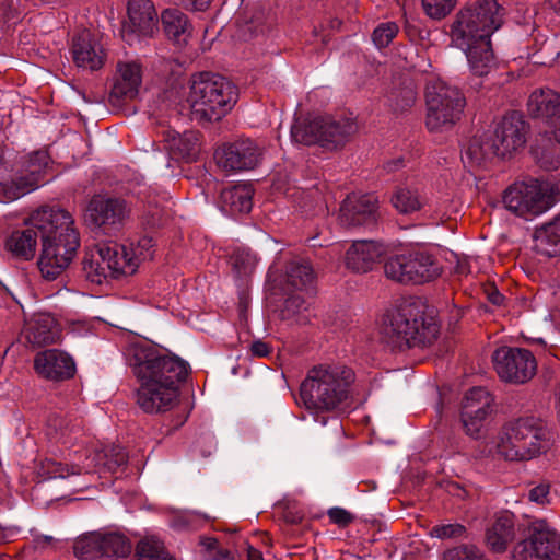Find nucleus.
Masks as SVG:
<instances>
[{
  "instance_id": "f257e3e1",
  "label": "nucleus",
  "mask_w": 560,
  "mask_h": 560,
  "mask_svg": "<svg viewBox=\"0 0 560 560\" xmlns=\"http://www.w3.org/2000/svg\"><path fill=\"white\" fill-rule=\"evenodd\" d=\"M126 359L140 383L137 402L148 413L173 408L179 395V383L187 376V363L167 350L148 341L130 345Z\"/></svg>"
},
{
  "instance_id": "f03ea898",
  "label": "nucleus",
  "mask_w": 560,
  "mask_h": 560,
  "mask_svg": "<svg viewBox=\"0 0 560 560\" xmlns=\"http://www.w3.org/2000/svg\"><path fill=\"white\" fill-rule=\"evenodd\" d=\"M505 10L497 0H476L462 8L451 26L452 43L467 57L471 71L486 75L495 66L491 36L503 24Z\"/></svg>"
},
{
  "instance_id": "7ed1b4c3",
  "label": "nucleus",
  "mask_w": 560,
  "mask_h": 560,
  "mask_svg": "<svg viewBox=\"0 0 560 560\" xmlns=\"http://www.w3.org/2000/svg\"><path fill=\"white\" fill-rule=\"evenodd\" d=\"M31 222L39 230L42 250L39 271L46 280L57 279L71 264L80 248V233L72 214L58 207H42Z\"/></svg>"
},
{
  "instance_id": "20e7f679",
  "label": "nucleus",
  "mask_w": 560,
  "mask_h": 560,
  "mask_svg": "<svg viewBox=\"0 0 560 560\" xmlns=\"http://www.w3.org/2000/svg\"><path fill=\"white\" fill-rule=\"evenodd\" d=\"M354 380V372L346 365H314L301 383V400L312 412L337 411L349 399Z\"/></svg>"
},
{
  "instance_id": "39448f33",
  "label": "nucleus",
  "mask_w": 560,
  "mask_h": 560,
  "mask_svg": "<svg viewBox=\"0 0 560 560\" xmlns=\"http://www.w3.org/2000/svg\"><path fill=\"white\" fill-rule=\"evenodd\" d=\"M382 334L385 342L395 350L423 349L435 342L440 326L425 314L420 302H402L387 312Z\"/></svg>"
},
{
  "instance_id": "423d86ee",
  "label": "nucleus",
  "mask_w": 560,
  "mask_h": 560,
  "mask_svg": "<svg viewBox=\"0 0 560 560\" xmlns=\"http://www.w3.org/2000/svg\"><path fill=\"white\" fill-rule=\"evenodd\" d=\"M236 96L235 86L220 74L200 72L191 78L188 102L198 121L220 120L232 109Z\"/></svg>"
},
{
  "instance_id": "0eeeda50",
  "label": "nucleus",
  "mask_w": 560,
  "mask_h": 560,
  "mask_svg": "<svg viewBox=\"0 0 560 560\" xmlns=\"http://www.w3.org/2000/svg\"><path fill=\"white\" fill-rule=\"evenodd\" d=\"M425 102V124L430 131L452 127L459 120L465 106L462 92L440 79H433L427 83Z\"/></svg>"
},
{
  "instance_id": "6e6552de",
  "label": "nucleus",
  "mask_w": 560,
  "mask_h": 560,
  "mask_svg": "<svg viewBox=\"0 0 560 560\" xmlns=\"http://www.w3.org/2000/svg\"><path fill=\"white\" fill-rule=\"evenodd\" d=\"M502 199L510 212L525 220H533L551 207L550 197L537 179L512 184Z\"/></svg>"
},
{
  "instance_id": "1a4fd4ad",
  "label": "nucleus",
  "mask_w": 560,
  "mask_h": 560,
  "mask_svg": "<svg viewBox=\"0 0 560 560\" xmlns=\"http://www.w3.org/2000/svg\"><path fill=\"white\" fill-rule=\"evenodd\" d=\"M131 551L129 540L118 533L91 532L79 536L73 552L80 560H118Z\"/></svg>"
},
{
  "instance_id": "9d476101",
  "label": "nucleus",
  "mask_w": 560,
  "mask_h": 560,
  "mask_svg": "<svg viewBox=\"0 0 560 560\" xmlns=\"http://www.w3.org/2000/svg\"><path fill=\"white\" fill-rule=\"evenodd\" d=\"M48 162L47 152L35 151L31 153L21 168L0 180L3 197L13 201L37 189L44 180Z\"/></svg>"
},
{
  "instance_id": "9b49d317",
  "label": "nucleus",
  "mask_w": 560,
  "mask_h": 560,
  "mask_svg": "<svg viewBox=\"0 0 560 560\" xmlns=\"http://www.w3.org/2000/svg\"><path fill=\"white\" fill-rule=\"evenodd\" d=\"M130 213L131 208L124 198L97 194L89 200L83 219L91 228L112 232L120 230L129 220Z\"/></svg>"
},
{
  "instance_id": "f8f14e48",
  "label": "nucleus",
  "mask_w": 560,
  "mask_h": 560,
  "mask_svg": "<svg viewBox=\"0 0 560 560\" xmlns=\"http://www.w3.org/2000/svg\"><path fill=\"white\" fill-rule=\"evenodd\" d=\"M528 532V537L514 547V560H560V537L546 521L533 522Z\"/></svg>"
},
{
  "instance_id": "ddd939ff",
  "label": "nucleus",
  "mask_w": 560,
  "mask_h": 560,
  "mask_svg": "<svg viewBox=\"0 0 560 560\" xmlns=\"http://www.w3.org/2000/svg\"><path fill=\"white\" fill-rule=\"evenodd\" d=\"M494 370L506 383L524 384L532 380L537 371L534 354L523 348L503 346L492 354Z\"/></svg>"
},
{
  "instance_id": "4468645a",
  "label": "nucleus",
  "mask_w": 560,
  "mask_h": 560,
  "mask_svg": "<svg viewBox=\"0 0 560 560\" xmlns=\"http://www.w3.org/2000/svg\"><path fill=\"white\" fill-rule=\"evenodd\" d=\"M528 124L522 114L511 112L503 116L492 135L501 159L511 156L525 147L527 141Z\"/></svg>"
},
{
  "instance_id": "2eb2a0df",
  "label": "nucleus",
  "mask_w": 560,
  "mask_h": 560,
  "mask_svg": "<svg viewBox=\"0 0 560 560\" xmlns=\"http://www.w3.org/2000/svg\"><path fill=\"white\" fill-rule=\"evenodd\" d=\"M261 155V149L252 139H238L215 152L218 164L231 171L253 170L259 164Z\"/></svg>"
},
{
  "instance_id": "dca6fc26",
  "label": "nucleus",
  "mask_w": 560,
  "mask_h": 560,
  "mask_svg": "<svg viewBox=\"0 0 560 560\" xmlns=\"http://www.w3.org/2000/svg\"><path fill=\"white\" fill-rule=\"evenodd\" d=\"M378 200L372 194H351L340 207V224L348 228L372 226L377 221Z\"/></svg>"
},
{
  "instance_id": "f3484780",
  "label": "nucleus",
  "mask_w": 560,
  "mask_h": 560,
  "mask_svg": "<svg viewBox=\"0 0 560 560\" xmlns=\"http://www.w3.org/2000/svg\"><path fill=\"white\" fill-rule=\"evenodd\" d=\"M36 374L50 382H63L74 376L77 368L73 358L60 349H47L34 357Z\"/></svg>"
},
{
  "instance_id": "a211bd4d",
  "label": "nucleus",
  "mask_w": 560,
  "mask_h": 560,
  "mask_svg": "<svg viewBox=\"0 0 560 560\" xmlns=\"http://www.w3.org/2000/svg\"><path fill=\"white\" fill-rule=\"evenodd\" d=\"M142 82L141 65L137 61H119L116 66L114 83L108 95L113 107L120 108L124 103L136 98Z\"/></svg>"
},
{
  "instance_id": "6ab92c4d",
  "label": "nucleus",
  "mask_w": 560,
  "mask_h": 560,
  "mask_svg": "<svg viewBox=\"0 0 560 560\" xmlns=\"http://www.w3.org/2000/svg\"><path fill=\"white\" fill-rule=\"evenodd\" d=\"M129 23L122 27V37L129 44L139 36H151L158 25V13L151 0H129Z\"/></svg>"
},
{
  "instance_id": "aec40b11",
  "label": "nucleus",
  "mask_w": 560,
  "mask_h": 560,
  "mask_svg": "<svg viewBox=\"0 0 560 560\" xmlns=\"http://www.w3.org/2000/svg\"><path fill=\"white\" fill-rule=\"evenodd\" d=\"M528 459L540 455L548 447V431L542 421L535 417L518 418L510 422Z\"/></svg>"
},
{
  "instance_id": "412c9836",
  "label": "nucleus",
  "mask_w": 560,
  "mask_h": 560,
  "mask_svg": "<svg viewBox=\"0 0 560 560\" xmlns=\"http://www.w3.org/2000/svg\"><path fill=\"white\" fill-rule=\"evenodd\" d=\"M71 51L74 63L90 71L103 68L107 58L103 45L89 31L81 32L72 39Z\"/></svg>"
},
{
  "instance_id": "4be33fe9",
  "label": "nucleus",
  "mask_w": 560,
  "mask_h": 560,
  "mask_svg": "<svg viewBox=\"0 0 560 560\" xmlns=\"http://www.w3.org/2000/svg\"><path fill=\"white\" fill-rule=\"evenodd\" d=\"M98 256L113 277L131 276L140 264V258L135 250L121 245H101Z\"/></svg>"
},
{
  "instance_id": "5701e85b",
  "label": "nucleus",
  "mask_w": 560,
  "mask_h": 560,
  "mask_svg": "<svg viewBox=\"0 0 560 560\" xmlns=\"http://www.w3.org/2000/svg\"><path fill=\"white\" fill-rule=\"evenodd\" d=\"M527 113L549 127L560 119V94L549 88L535 89L527 100Z\"/></svg>"
},
{
  "instance_id": "b1692460",
  "label": "nucleus",
  "mask_w": 560,
  "mask_h": 560,
  "mask_svg": "<svg viewBox=\"0 0 560 560\" xmlns=\"http://www.w3.org/2000/svg\"><path fill=\"white\" fill-rule=\"evenodd\" d=\"M45 434L52 443L73 445L82 436V421L69 415H50L47 419Z\"/></svg>"
},
{
  "instance_id": "393cba45",
  "label": "nucleus",
  "mask_w": 560,
  "mask_h": 560,
  "mask_svg": "<svg viewBox=\"0 0 560 560\" xmlns=\"http://www.w3.org/2000/svg\"><path fill=\"white\" fill-rule=\"evenodd\" d=\"M515 515L510 511H501L486 530L487 546L494 552L502 553L515 538Z\"/></svg>"
},
{
  "instance_id": "a878e982",
  "label": "nucleus",
  "mask_w": 560,
  "mask_h": 560,
  "mask_svg": "<svg viewBox=\"0 0 560 560\" xmlns=\"http://www.w3.org/2000/svg\"><path fill=\"white\" fill-rule=\"evenodd\" d=\"M383 253V246L373 241H355L346 253V265L355 272H368Z\"/></svg>"
},
{
  "instance_id": "bb28decb",
  "label": "nucleus",
  "mask_w": 560,
  "mask_h": 560,
  "mask_svg": "<svg viewBox=\"0 0 560 560\" xmlns=\"http://www.w3.org/2000/svg\"><path fill=\"white\" fill-rule=\"evenodd\" d=\"M60 328L50 314H37L28 323L26 339L36 347H44L58 341Z\"/></svg>"
},
{
  "instance_id": "cd10ccee",
  "label": "nucleus",
  "mask_w": 560,
  "mask_h": 560,
  "mask_svg": "<svg viewBox=\"0 0 560 560\" xmlns=\"http://www.w3.org/2000/svg\"><path fill=\"white\" fill-rule=\"evenodd\" d=\"M320 125V145L330 150L343 145L358 129L357 124L348 118L322 117Z\"/></svg>"
},
{
  "instance_id": "c85d7f7f",
  "label": "nucleus",
  "mask_w": 560,
  "mask_h": 560,
  "mask_svg": "<svg viewBox=\"0 0 560 560\" xmlns=\"http://www.w3.org/2000/svg\"><path fill=\"white\" fill-rule=\"evenodd\" d=\"M166 149L175 159L194 161L199 151V135L197 131L179 133L173 129L164 132Z\"/></svg>"
},
{
  "instance_id": "c756f323",
  "label": "nucleus",
  "mask_w": 560,
  "mask_h": 560,
  "mask_svg": "<svg viewBox=\"0 0 560 560\" xmlns=\"http://www.w3.org/2000/svg\"><path fill=\"white\" fill-rule=\"evenodd\" d=\"M438 260L427 252L409 253L408 283L421 284L436 279L441 275Z\"/></svg>"
},
{
  "instance_id": "7c9ffc66",
  "label": "nucleus",
  "mask_w": 560,
  "mask_h": 560,
  "mask_svg": "<svg viewBox=\"0 0 560 560\" xmlns=\"http://www.w3.org/2000/svg\"><path fill=\"white\" fill-rule=\"evenodd\" d=\"M163 30L166 36L178 46L187 44L191 36L192 26L188 18L179 9H165L161 14Z\"/></svg>"
},
{
  "instance_id": "2f4dec72",
  "label": "nucleus",
  "mask_w": 560,
  "mask_h": 560,
  "mask_svg": "<svg viewBox=\"0 0 560 560\" xmlns=\"http://www.w3.org/2000/svg\"><path fill=\"white\" fill-rule=\"evenodd\" d=\"M39 230L28 220V226L21 231H14L5 242L7 249L13 256L30 260L35 256Z\"/></svg>"
},
{
  "instance_id": "473e14b6",
  "label": "nucleus",
  "mask_w": 560,
  "mask_h": 560,
  "mask_svg": "<svg viewBox=\"0 0 560 560\" xmlns=\"http://www.w3.org/2000/svg\"><path fill=\"white\" fill-rule=\"evenodd\" d=\"M254 189L249 184H238L224 188L221 192V202L230 213H247L250 211Z\"/></svg>"
},
{
  "instance_id": "72a5a7b5",
  "label": "nucleus",
  "mask_w": 560,
  "mask_h": 560,
  "mask_svg": "<svg viewBox=\"0 0 560 560\" xmlns=\"http://www.w3.org/2000/svg\"><path fill=\"white\" fill-rule=\"evenodd\" d=\"M465 156L472 165H485L494 158H500L497 141L492 135L475 136L469 141Z\"/></svg>"
},
{
  "instance_id": "f704fd0d",
  "label": "nucleus",
  "mask_w": 560,
  "mask_h": 560,
  "mask_svg": "<svg viewBox=\"0 0 560 560\" xmlns=\"http://www.w3.org/2000/svg\"><path fill=\"white\" fill-rule=\"evenodd\" d=\"M495 451L505 460L510 462H525L529 460L525 447L522 446L517 439V433H514L510 422L506 423L498 434L495 441Z\"/></svg>"
},
{
  "instance_id": "c9c22d12",
  "label": "nucleus",
  "mask_w": 560,
  "mask_h": 560,
  "mask_svg": "<svg viewBox=\"0 0 560 560\" xmlns=\"http://www.w3.org/2000/svg\"><path fill=\"white\" fill-rule=\"evenodd\" d=\"M493 398L483 387H474L468 390L462 402L460 417H488L491 411Z\"/></svg>"
},
{
  "instance_id": "e433bc0d",
  "label": "nucleus",
  "mask_w": 560,
  "mask_h": 560,
  "mask_svg": "<svg viewBox=\"0 0 560 560\" xmlns=\"http://www.w3.org/2000/svg\"><path fill=\"white\" fill-rule=\"evenodd\" d=\"M315 273L310 262L291 261L287 267V285L296 291L307 290L314 282Z\"/></svg>"
},
{
  "instance_id": "4c0bfd02",
  "label": "nucleus",
  "mask_w": 560,
  "mask_h": 560,
  "mask_svg": "<svg viewBox=\"0 0 560 560\" xmlns=\"http://www.w3.org/2000/svg\"><path fill=\"white\" fill-rule=\"evenodd\" d=\"M322 117L312 120H295L291 127V137L294 142L305 145L320 144Z\"/></svg>"
},
{
  "instance_id": "58836bf2",
  "label": "nucleus",
  "mask_w": 560,
  "mask_h": 560,
  "mask_svg": "<svg viewBox=\"0 0 560 560\" xmlns=\"http://www.w3.org/2000/svg\"><path fill=\"white\" fill-rule=\"evenodd\" d=\"M536 241L548 256L560 254V214L536 231Z\"/></svg>"
},
{
  "instance_id": "ea45409f",
  "label": "nucleus",
  "mask_w": 560,
  "mask_h": 560,
  "mask_svg": "<svg viewBox=\"0 0 560 560\" xmlns=\"http://www.w3.org/2000/svg\"><path fill=\"white\" fill-rule=\"evenodd\" d=\"M417 92L411 82L404 83L399 88H395L388 95L389 107L395 113H405L409 110L416 103Z\"/></svg>"
},
{
  "instance_id": "a19ab883",
  "label": "nucleus",
  "mask_w": 560,
  "mask_h": 560,
  "mask_svg": "<svg viewBox=\"0 0 560 560\" xmlns=\"http://www.w3.org/2000/svg\"><path fill=\"white\" fill-rule=\"evenodd\" d=\"M393 206L404 214L412 213L422 208L424 200L411 188H398L392 197Z\"/></svg>"
},
{
  "instance_id": "79ce46f5",
  "label": "nucleus",
  "mask_w": 560,
  "mask_h": 560,
  "mask_svg": "<svg viewBox=\"0 0 560 560\" xmlns=\"http://www.w3.org/2000/svg\"><path fill=\"white\" fill-rule=\"evenodd\" d=\"M385 276L399 283L407 284L409 273V254L395 255L384 264Z\"/></svg>"
},
{
  "instance_id": "37998d69",
  "label": "nucleus",
  "mask_w": 560,
  "mask_h": 560,
  "mask_svg": "<svg viewBox=\"0 0 560 560\" xmlns=\"http://www.w3.org/2000/svg\"><path fill=\"white\" fill-rule=\"evenodd\" d=\"M231 266L237 279L249 277L257 265L256 256L248 249H236L231 256Z\"/></svg>"
},
{
  "instance_id": "c03bdc74",
  "label": "nucleus",
  "mask_w": 560,
  "mask_h": 560,
  "mask_svg": "<svg viewBox=\"0 0 560 560\" xmlns=\"http://www.w3.org/2000/svg\"><path fill=\"white\" fill-rule=\"evenodd\" d=\"M200 546L206 560H237L233 552L220 546L217 538L201 537Z\"/></svg>"
},
{
  "instance_id": "a18cd8bd",
  "label": "nucleus",
  "mask_w": 560,
  "mask_h": 560,
  "mask_svg": "<svg viewBox=\"0 0 560 560\" xmlns=\"http://www.w3.org/2000/svg\"><path fill=\"white\" fill-rule=\"evenodd\" d=\"M82 266L88 280L91 282L102 283V279L107 276L106 270L108 269L106 264H103V259L97 253L96 256L94 254L85 255Z\"/></svg>"
},
{
  "instance_id": "49530a36",
  "label": "nucleus",
  "mask_w": 560,
  "mask_h": 560,
  "mask_svg": "<svg viewBox=\"0 0 560 560\" xmlns=\"http://www.w3.org/2000/svg\"><path fill=\"white\" fill-rule=\"evenodd\" d=\"M137 560L155 559L160 556H170L163 544L154 538H147L137 545Z\"/></svg>"
},
{
  "instance_id": "de8ad7c7",
  "label": "nucleus",
  "mask_w": 560,
  "mask_h": 560,
  "mask_svg": "<svg viewBox=\"0 0 560 560\" xmlns=\"http://www.w3.org/2000/svg\"><path fill=\"white\" fill-rule=\"evenodd\" d=\"M443 560H483V553L474 545H463L446 550Z\"/></svg>"
},
{
  "instance_id": "09e8293b",
  "label": "nucleus",
  "mask_w": 560,
  "mask_h": 560,
  "mask_svg": "<svg viewBox=\"0 0 560 560\" xmlns=\"http://www.w3.org/2000/svg\"><path fill=\"white\" fill-rule=\"evenodd\" d=\"M456 0H422L424 12L434 20L445 18L454 9Z\"/></svg>"
},
{
  "instance_id": "8fccbe9b",
  "label": "nucleus",
  "mask_w": 560,
  "mask_h": 560,
  "mask_svg": "<svg viewBox=\"0 0 560 560\" xmlns=\"http://www.w3.org/2000/svg\"><path fill=\"white\" fill-rule=\"evenodd\" d=\"M395 22L381 23L373 32L372 39L378 48L387 47L398 33Z\"/></svg>"
},
{
  "instance_id": "3c124183",
  "label": "nucleus",
  "mask_w": 560,
  "mask_h": 560,
  "mask_svg": "<svg viewBox=\"0 0 560 560\" xmlns=\"http://www.w3.org/2000/svg\"><path fill=\"white\" fill-rule=\"evenodd\" d=\"M551 485L547 480H541L538 483H530L528 489V500L539 505L549 504Z\"/></svg>"
},
{
  "instance_id": "603ef678",
  "label": "nucleus",
  "mask_w": 560,
  "mask_h": 560,
  "mask_svg": "<svg viewBox=\"0 0 560 560\" xmlns=\"http://www.w3.org/2000/svg\"><path fill=\"white\" fill-rule=\"evenodd\" d=\"M304 310H306V302L304 298L300 293L291 294L285 299L283 303L281 317L282 319H290Z\"/></svg>"
},
{
  "instance_id": "864d4df0",
  "label": "nucleus",
  "mask_w": 560,
  "mask_h": 560,
  "mask_svg": "<svg viewBox=\"0 0 560 560\" xmlns=\"http://www.w3.org/2000/svg\"><path fill=\"white\" fill-rule=\"evenodd\" d=\"M465 533V526L458 523L436 525L431 529V536L440 539L459 538Z\"/></svg>"
},
{
  "instance_id": "5fc2aeb1",
  "label": "nucleus",
  "mask_w": 560,
  "mask_h": 560,
  "mask_svg": "<svg viewBox=\"0 0 560 560\" xmlns=\"http://www.w3.org/2000/svg\"><path fill=\"white\" fill-rule=\"evenodd\" d=\"M460 419L463 427L468 435L474 439L481 436L487 417L471 415L469 418L460 417Z\"/></svg>"
},
{
  "instance_id": "6e6d98bb",
  "label": "nucleus",
  "mask_w": 560,
  "mask_h": 560,
  "mask_svg": "<svg viewBox=\"0 0 560 560\" xmlns=\"http://www.w3.org/2000/svg\"><path fill=\"white\" fill-rule=\"evenodd\" d=\"M328 516L334 524L339 526H348L353 522L354 516L342 508H331L328 510Z\"/></svg>"
},
{
  "instance_id": "4d7b16f0",
  "label": "nucleus",
  "mask_w": 560,
  "mask_h": 560,
  "mask_svg": "<svg viewBox=\"0 0 560 560\" xmlns=\"http://www.w3.org/2000/svg\"><path fill=\"white\" fill-rule=\"evenodd\" d=\"M153 247V241L151 237L143 236L139 240L137 246L130 247L136 254L139 256L140 261L152 258V252L150 250Z\"/></svg>"
},
{
  "instance_id": "13d9d810",
  "label": "nucleus",
  "mask_w": 560,
  "mask_h": 560,
  "mask_svg": "<svg viewBox=\"0 0 560 560\" xmlns=\"http://www.w3.org/2000/svg\"><path fill=\"white\" fill-rule=\"evenodd\" d=\"M180 5L192 11H205L210 5V0H177Z\"/></svg>"
},
{
  "instance_id": "bf43d9fd",
  "label": "nucleus",
  "mask_w": 560,
  "mask_h": 560,
  "mask_svg": "<svg viewBox=\"0 0 560 560\" xmlns=\"http://www.w3.org/2000/svg\"><path fill=\"white\" fill-rule=\"evenodd\" d=\"M487 294V299L490 303L495 306H500L503 304L504 296L499 292V290L494 285H490L485 290Z\"/></svg>"
},
{
  "instance_id": "052dcab7",
  "label": "nucleus",
  "mask_w": 560,
  "mask_h": 560,
  "mask_svg": "<svg viewBox=\"0 0 560 560\" xmlns=\"http://www.w3.org/2000/svg\"><path fill=\"white\" fill-rule=\"evenodd\" d=\"M250 351L254 355L264 358L270 353V347L268 343L257 340L252 343Z\"/></svg>"
},
{
  "instance_id": "680f3d73",
  "label": "nucleus",
  "mask_w": 560,
  "mask_h": 560,
  "mask_svg": "<svg viewBox=\"0 0 560 560\" xmlns=\"http://www.w3.org/2000/svg\"><path fill=\"white\" fill-rule=\"evenodd\" d=\"M82 97L86 103L91 104H102L105 102V92H90L89 94L86 92H82Z\"/></svg>"
},
{
  "instance_id": "e2e57ef3",
  "label": "nucleus",
  "mask_w": 560,
  "mask_h": 560,
  "mask_svg": "<svg viewBox=\"0 0 560 560\" xmlns=\"http://www.w3.org/2000/svg\"><path fill=\"white\" fill-rule=\"evenodd\" d=\"M55 477L65 478L69 475H74L77 471H74V468L72 467L71 471L68 466H63L62 464H58L57 468L54 470Z\"/></svg>"
},
{
  "instance_id": "0e129e2a",
  "label": "nucleus",
  "mask_w": 560,
  "mask_h": 560,
  "mask_svg": "<svg viewBox=\"0 0 560 560\" xmlns=\"http://www.w3.org/2000/svg\"><path fill=\"white\" fill-rule=\"evenodd\" d=\"M540 163H541V166H544L545 168L547 170H553V168H557L560 164V160L559 159H555V160H548L545 154H542L539 159Z\"/></svg>"
},
{
  "instance_id": "69168bd1",
  "label": "nucleus",
  "mask_w": 560,
  "mask_h": 560,
  "mask_svg": "<svg viewBox=\"0 0 560 560\" xmlns=\"http://www.w3.org/2000/svg\"><path fill=\"white\" fill-rule=\"evenodd\" d=\"M246 550H247V560H262V553L258 549L246 544Z\"/></svg>"
},
{
  "instance_id": "338daca9",
  "label": "nucleus",
  "mask_w": 560,
  "mask_h": 560,
  "mask_svg": "<svg viewBox=\"0 0 560 560\" xmlns=\"http://www.w3.org/2000/svg\"><path fill=\"white\" fill-rule=\"evenodd\" d=\"M550 128L552 129L551 130V133L556 140V142H558L560 144V118L557 120V122H553Z\"/></svg>"
},
{
  "instance_id": "774afa93",
  "label": "nucleus",
  "mask_w": 560,
  "mask_h": 560,
  "mask_svg": "<svg viewBox=\"0 0 560 560\" xmlns=\"http://www.w3.org/2000/svg\"><path fill=\"white\" fill-rule=\"evenodd\" d=\"M402 164V160L398 159V160H395V161H390L386 164V168L392 172V171H395L396 168H398L400 165Z\"/></svg>"
}]
</instances>
